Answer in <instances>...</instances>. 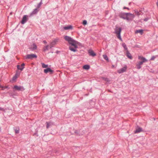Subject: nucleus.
Masks as SVG:
<instances>
[{"label": "nucleus", "mask_w": 158, "mask_h": 158, "mask_svg": "<svg viewBox=\"0 0 158 158\" xmlns=\"http://www.w3.org/2000/svg\"><path fill=\"white\" fill-rule=\"evenodd\" d=\"M155 58H156V56H152V57L151 58L150 60H154V59Z\"/></svg>", "instance_id": "c756f323"}, {"label": "nucleus", "mask_w": 158, "mask_h": 158, "mask_svg": "<svg viewBox=\"0 0 158 158\" xmlns=\"http://www.w3.org/2000/svg\"><path fill=\"white\" fill-rule=\"evenodd\" d=\"M134 11L135 13L138 15H139L140 14V13H139L138 11L136 10H135Z\"/></svg>", "instance_id": "bb28decb"}, {"label": "nucleus", "mask_w": 158, "mask_h": 158, "mask_svg": "<svg viewBox=\"0 0 158 158\" xmlns=\"http://www.w3.org/2000/svg\"><path fill=\"white\" fill-rule=\"evenodd\" d=\"M83 68L84 69L88 70L89 69L90 67L88 65H85L83 66Z\"/></svg>", "instance_id": "412c9836"}, {"label": "nucleus", "mask_w": 158, "mask_h": 158, "mask_svg": "<svg viewBox=\"0 0 158 158\" xmlns=\"http://www.w3.org/2000/svg\"><path fill=\"white\" fill-rule=\"evenodd\" d=\"M129 13H120L119 14V17L124 19H126L127 16H129Z\"/></svg>", "instance_id": "39448f33"}, {"label": "nucleus", "mask_w": 158, "mask_h": 158, "mask_svg": "<svg viewBox=\"0 0 158 158\" xmlns=\"http://www.w3.org/2000/svg\"><path fill=\"white\" fill-rule=\"evenodd\" d=\"M46 123L47 124L46 127L47 128L49 127L50 126H51V125H52L53 124V123L51 122H50L49 123L47 122Z\"/></svg>", "instance_id": "6ab92c4d"}, {"label": "nucleus", "mask_w": 158, "mask_h": 158, "mask_svg": "<svg viewBox=\"0 0 158 158\" xmlns=\"http://www.w3.org/2000/svg\"><path fill=\"white\" fill-rule=\"evenodd\" d=\"M24 65H25V64L23 63H22L21 64V68H22L23 67H24Z\"/></svg>", "instance_id": "7c9ffc66"}, {"label": "nucleus", "mask_w": 158, "mask_h": 158, "mask_svg": "<svg viewBox=\"0 0 158 158\" xmlns=\"http://www.w3.org/2000/svg\"><path fill=\"white\" fill-rule=\"evenodd\" d=\"M122 31V29L120 27H117L115 29V33L116 34L117 37L119 40H122L120 34Z\"/></svg>", "instance_id": "7ed1b4c3"}, {"label": "nucleus", "mask_w": 158, "mask_h": 158, "mask_svg": "<svg viewBox=\"0 0 158 158\" xmlns=\"http://www.w3.org/2000/svg\"><path fill=\"white\" fill-rule=\"evenodd\" d=\"M89 55L92 56H96V54L94 52V51L91 49L89 50L88 51Z\"/></svg>", "instance_id": "9d476101"}, {"label": "nucleus", "mask_w": 158, "mask_h": 158, "mask_svg": "<svg viewBox=\"0 0 158 158\" xmlns=\"http://www.w3.org/2000/svg\"><path fill=\"white\" fill-rule=\"evenodd\" d=\"M42 0H41V2H40V3H39L38 4V5H37V7L38 8H39V7H40V6H41V5H42Z\"/></svg>", "instance_id": "cd10ccee"}, {"label": "nucleus", "mask_w": 158, "mask_h": 158, "mask_svg": "<svg viewBox=\"0 0 158 158\" xmlns=\"http://www.w3.org/2000/svg\"><path fill=\"white\" fill-rule=\"evenodd\" d=\"M104 58L106 60H108V58L107 56L106 55H103Z\"/></svg>", "instance_id": "393cba45"}, {"label": "nucleus", "mask_w": 158, "mask_h": 158, "mask_svg": "<svg viewBox=\"0 0 158 158\" xmlns=\"http://www.w3.org/2000/svg\"><path fill=\"white\" fill-rule=\"evenodd\" d=\"M38 11L37 9H35L30 14V16L36 14Z\"/></svg>", "instance_id": "a211bd4d"}, {"label": "nucleus", "mask_w": 158, "mask_h": 158, "mask_svg": "<svg viewBox=\"0 0 158 158\" xmlns=\"http://www.w3.org/2000/svg\"><path fill=\"white\" fill-rule=\"evenodd\" d=\"M37 47L36 45L34 44L32 45H31L29 47V48L30 50L31 51H34L37 49Z\"/></svg>", "instance_id": "9b49d317"}, {"label": "nucleus", "mask_w": 158, "mask_h": 158, "mask_svg": "<svg viewBox=\"0 0 158 158\" xmlns=\"http://www.w3.org/2000/svg\"><path fill=\"white\" fill-rule=\"evenodd\" d=\"M13 89H14V90H17L18 91H23L24 90V89L23 86L15 85Z\"/></svg>", "instance_id": "423d86ee"}, {"label": "nucleus", "mask_w": 158, "mask_h": 158, "mask_svg": "<svg viewBox=\"0 0 158 158\" xmlns=\"http://www.w3.org/2000/svg\"><path fill=\"white\" fill-rule=\"evenodd\" d=\"M17 78V77L15 76L14 77H13V80H15V79H16Z\"/></svg>", "instance_id": "f704fd0d"}, {"label": "nucleus", "mask_w": 158, "mask_h": 158, "mask_svg": "<svg viewBox=\"0 0 158 158\" xmlns=\"http://www.w3.org/2000/svg\"><path fill=\"white\" fill-rule=\"evenodd\" d=\"M53 47V46L51 45V44H50V45H49L48 47H49L50 48H52V47Z\"/></svg>", "instance_id": "473e14b6"}, {"label": "nucleus", "mask_w": 158, "mask_h": 158, "mask_svg": "<svg viewBox=\"0 0 158 158\" xmlns=\"http://www.w3.org/2000/svg\"><path fill=\"white\" fill-rule=\"evenodd\" d=\"M14 130L15 132V134H18L19 132V128L18 127H15L14 128Z\"/></svg>", "instance_id": "aec40b11"}, {"label": "nucleus", "mask_w": 158, "mask_h": 158, "mask_svg": "<svg viewBox=\"0 0 158 158\" xmlns=\"http://www.w3.org/2000/svg\"><path fill=\"white\" fill-rule=\"evenodd\" d=\"M64 39L68 42L70 45L69 47V49L74 52H77V49L78 48L77 45L79 44V43L68 36H65Z\"/></svg>", "instance_id": "f257e3e1"}, {"label": "nucleus", "mask_w": 158, "mask_h": 158, "mask_svg": "<svg viewBox=\"0 0 158 158\" xmlns=\"http://www.w3.org/2000/svg\"><path fill=\"white\" fill-rule=\"evenodd\" d=\"M126 55L129 59H131L132 57L130 53L129 52L128 50L126 51Z\"/></svg>", "instance_id": "2eb2a0df"}, {"label": "nucleus", "mask_w": 158, "mask_h": 158, "mask_svg": "<svg viewBox=\"0 0 158 158\" xmlns=\"http://www.w3.org/2000/svg\"><path fill=\"white\" fill-rule=\"evenodd\" d=\"M122 46L127 51L128 50L127 48V46L125 43L123 44Z\"/></svg>", "instance_id": "b1692460"}, {"label": "nucleus", "mask_w": 158, "mask_h": 158, "mask_svg": "<svg viewBox=\"0 0 158 158\" xmlns=\"http://www.w3.org/2000/svg\"><path fill=\"white\" fill-rule=\"evenodd\" d=\"M129 13L128 16H127L126 20L128 21L132 20L135 17V16L133 14Z\"/></svg>", "instance_id": "0eeeda50"}, {"label": "nucleus", "mask_w": 158, "mask_h": 158, "mask_svg": "<svg viewBox=\"0 0 158 158\" xmlns=\"http://www.w3.org/2000/svg\"><path fill=\"white\" fill-rule=\"evenodd\" d=\"M127 69V67L126 66H125L120 69L118 70V72L119 73H122L126 71Z\"/></svg>", "instance_id": "f8f14e48"}, {"label": "nucleus", "mask_w": 158, "mask_h": 158, "mask_svg": "<svg viewBox=\"0 0 158 158\" xmlns=\"http://www.w3.org/2000/svg\"><path fill=\"white\" fill-rule=\"evenodd\" d=\"M42 66L43 68H46L48 66V64H44V63H41Z\"/></svg>", "instance_id": "5701e85b"}, {"label": "nucleus", "mask_w": 158, "mask_h": 158, "mask_svg": "<svg viewBox=\"0 0 158 158\" xmlns=\"http://www.w3.org/2000/svg\"><path fill=\"white\" fill-rule=\"evenodd\" d=\"M0 110L1 111H4V109L3 108L0 107Z\"/></svg>", "instance_id": "72a5a7b5"}, {"label": "nucleus", "mask_w": 158, "mask_h": 158, "mask_svg": "<svg viewBox=\"0 0 158 158\" xmlns=\"http://www.w3.org/2000/svg\"><path fill=\"white\" fill-rule=\"evenodd\" d=\"M8 88V87H7V86H6V87H5V88Z\"/></svg>", "instance_id": "a19ab883"}, {"label": "nucleus", "mask_w": 158, "mask_h": 158, "mask_svg": "<svg viewBox=\"0 0 158 158\" xmlns=\"http://www.w3.org/2000/svg\"><path fill=\"white\" fill-rule=\"evenodd\" d=\"M58 39H55L52 42H51L50 43L51 44V45L53 46L56 45L57 42L58 41Z\"/></svg>", "instance_id": "ddd939ff"}, {"label": "nucleus", "mask_w": 158, "mask_h": 158, "mask_svg": "<svg viewBox=\"0 0 158 158\" xmlns=\"http://www.w3.org/2000/svg\"><path fill=\"white\" fill-rule=\"evenodd\" d=\"M75 133L77 134H79V132L77 131H76L75 132Z\"/></svg>", "instance_id": "c9c22d12"}, {"label": "nucleus", "mask_w": 158, "mask_h": 158, "mask_svg": "<svg viewBox=\"0 0 158 158\" xmlns=\"http://www.w3.org/2000/svg\"><path fill=\"white\" fill-rule=\"evenodd\" d=\"M44 72L45 73H47L48 72H50V74H52L53 73V71L50 68H47L46 69H44Z\"/></svg>", "instance_id": "1a4fd4ad"}, {"label": "nucleus", "mask_w": 158, "mask_h": 158, "mask_svg": "<svg viewBox=\"0 0 158 158\" xmlns=\"http://www.w3.org/2000/svg\"><path fill=\"white\" fill-rule=\"evenodd\" d=\"M72 27L71 25H69L67 26H65L64 27V30H68L72 29Z\"/></svg>", "instance_id": "dca6fc26"}, {"label": "nucleus", "mask_w": 158, "mask_h": 158, "mask_svg": "<svg viewBox=\"0 0 158 158\" xmlns=\"http://www.w3.org/2000/svg\"><path fill=\"white\" fill-rule=\"evenodd\" d=\"M123 9H129V8H127V7H123Z\"/></svg>", "instance_id": "4c0bfd02"}, {"label": "nucleus", "mask_w": 158, "mask_h": 158, "mask_svg": "<svg viewBox=\"0 0 158 158\" xmlns=\"http://www.w3.org/2000/svg\"><path fill=\"white\" fill-rule=\"evenodd\" d=\"M43 42L44 44H46L47 43V42L46 41V40H44L43 41Z\"/></svg>", "instance_id": "e433bc0d"}, {"label": "nucleus", "mask_w": 158, "mask_h": 158, "mask_svg": "<svg viewBox=\"0 0 158 158\" xmlns=\"http://www.w3.org/2000/svg\"><path fill=\"white\" fill-rule=\"evenodd\" d=\"M157 6H158V1L157 2Z\"/></svg>", "instance_id": "58836bf2"}, {"label": "nucleus", "mask_w": 158, "mask_h": 158, "mask_svg": "<svg viewBox=\"0 0 158 158\" xmlns=\"http://www.w3.org/2000/svg\"><path fill=\"white\" fill-rule=\"evenodd\" d=\"M25 57L26 59H33V58H36L37 57V56L35 54H27L25 56Z\"/></svg>", "instance_id": "20e7f679"}, {"label": "nucleus", "mask_w": 158, "mask_h": 158, "mask_svg": "<svg viewBox=\"0 0 158 158\" xmlns=\"http://www.w3.org/2000/svg\"><path fill=\"white\" fill-rule=\"evenodd\" d=\"M87 23V22L86 20H84L83 21V24L84 25H85Z\"/></svg>", "instance_id": "c85d7f7f"}, {"label": "nucleus", "mask_w": 158, "mask_h": 158, "mask_svg": "<svg viewBox=\"0 0 158 158\" xmlns=\"http://www.w3.org/2000/svg\"><path fill=\"white\" fill-rule=\"evenodd\" d=\"M148 18H145V19H144V21H148Z\"/></svg>", "instance_id": "2f4dec72"}, {"label": "nucleus", "mask_w": 158, "mask_h": 158, "mask_svg": "<svg viewBox=\"0 0 158 158\" xmlns=\"http://www.w3.org/2000/svg\"><path fill=\"white\" fill-rule=\"evenodd\" d=\"M17 67L18 69L20 70L21 71H22L23 70V69L24 68V67L21 68L20 67V65H18L17 66Z\"/></svg>", "instance_id": "4be33fe9"}, {"label": "nucleus", "mask_w": 158, "mask_h": 158, "mask_svg": "<svg viewBox=\"0 0 158 158\" xmlns=\"http://www.w3.org/2000/svg\"><path fill=\"white\" fill-rule=\"evenodd\" d=\"M139 59L142 60V61L139 62L136 64L137 69H139L141 68V65H142L143 63L147 61V60L145 58L140 56H139Z\"/></svg>", "instance_id": "f03ea898"}, {"label": "nucleus", "mask_w": 158, "mask_h": 158, "mask_svg": "<svg viewBox=\"0 0 158 158\" xmlns=\"http://www.w3.org/2000/svg\"><path fill=\"white\" fill-rule=\"evenodd\" d=\"M143 30L142 29L137 30L135 31V33H139L141 35H142L143 33Z\"/></svg>", "instance_id": "f3484780"}, {"label": "nucleus", "mask_w": 158, "mask_h": 158, "mask_svg": "<svg viewBox=\"0 0 158 158\" xmlns=\"http://www.w3.org/2000/svg\"><path fill=\"white\" fill-rule=\"evenodd\" d=\"M49 45H47L46 46H45L44 48V51H46L47 50H48Z\"/></svg>", "instance_id": "a878e982"}, {"label": "nucleus", "mask_w": 158, "mask_h": 158, "mask_svg": "<svg viewBox=\"0 0 158 158\" xmlns=\"http://www.w3.org/2000/svg\"><path fill=\"white\" fill-rule=\"evenodd\" d=\"M0 87L2 88L3 87L1 85H0Z\"/></svg>", "instance_id": "ea45409f"}, {"label": "nucleus", "mask_w": 158, "mask_h": 158, "mask_svg": "<svg viewBox=\"0 0 158 158\" xmlns=\"http://www.w3.org/2000/svg\"><path fill=\"white\" fill-rule=\"evenodd\" d=\"M142 131V128L140 127H138L136 128V130L135 131V133H139Z\"/></svg>", "instance_id": "4468645a"}, {"label": "nucleus", "mask_w": 158, "mask_h": 158, "mask_svg": "<svg viewBox=\"0 0 158 158\" xmlns=\"http://www.w3.org/2000/svg\"><path fill=\"white\" fill-rule=\"evenodd\" d=\"M27 17V15H24L23 16L21 22L22 24H24L27 22L28 19Z\"/></svg>", "instance_id": "6e6552de"}]
</instances>
